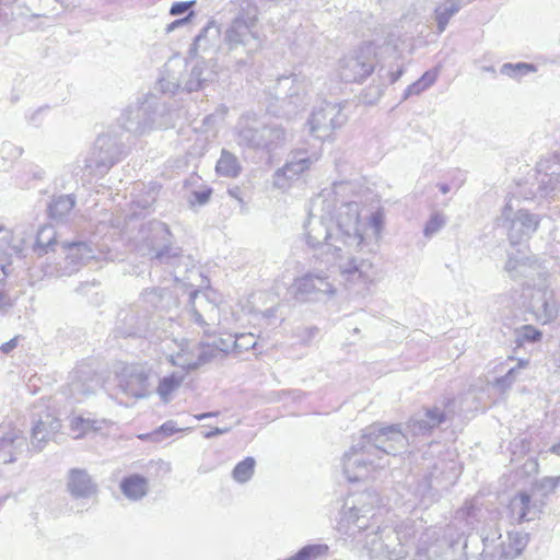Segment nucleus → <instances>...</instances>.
Instances as JSON below:
<instances>
[{"label": "nucleus", "instance_id": "de8ad7c7", "mask_svg": "<svg viewBox=\"0 0 560 560\" xmlns=\"http://www.w3.org/2000/svg\"><path fill=\"white\" fill-rule=\"evenodd\" d=\"M233 336L230 335L228 338H220L217 341H214L212 345L207 343V348H214L217 351H214L213 360L218 358H223L226 353L230 351L233 352Z\"/></svg>", "mask_w": 560, "mask_h": 560}, {"label": "nucleus", "instance_id": "a18cd8bd", "mask_svg": "<svg viewBox=\"0 0 560 560\" xmlns=\"http://www.w3.org/2000/svg\"><path fill=\"white\" fill-rule=\"evenodd\" d=\"M535 71V66L526 62L504 63L501 67V73L511 78H521L522 75Z\"/></svg>", "mask_w": 560, "mask_h": 560}, {"label": "nucleus", "instance_id": "7c9ffc66", "mask_svg": "<svg viewBox=\"0 0 560 560\" xmlns=\"http://www.w3.org/2000/svg\"><path fill=\"white\" fill-rule=\"evenodd\" d=\"M215 79V72L209 67L206 61H197L192 67L189 79L186 81L185 88L188 92L198 91L202 89L206 83Z\"/></svg>", "mask_w": 560, "mask_h": 560}, {"label": "nucleus", "instance_id": "e2e57ef3", "mask_svg": "<svg viewBox=\"0 0 560 560\" xmlns=\"http://www.w3.org/2000/svg\"><path fill=\"white\" fill-rule=\"evenodd\" d=\"M18 346V337H14L12 338L11 340H9L8 342H4L1 347H0V350L3 352V353H9L11 352L13 349H15Z\"/></svg>", "mask_w": 560, "mask_h": 560}, {"label": "nucleus", "instance_id": "473e14b6", "mask_svg": "<svg viewBox=\"0 0 560 560\" xmlns=\"http://www.w3.org/2000/svg\"><path fill=\"white\" fill-rule=\"evenodd\" d=\"M57 244V232L55 228L52 225H43L37 231L33 250L37 256H44L49 252H54Z\"/></svg>", "mask_w": 560, "mask_h": 560}, {"label": "nucleus", "instance_id": "4d7b16f0", "mask_svg": "<svg viewBox=\"0 0 560 560\" xmlns=\"http://www.w3.org/2000/svg\"><path fill=\"white\" fill-rule=\"evenodd\" d=\"M560 482V477H546L541 480V488L553 491Z\"/></svg>", "mask_w": 560, "mask_h": 560}, {"label": "nucleus", "instance_id": "f03ea898", "mask_svg": "<svg viewBox=\"0 0 560 560\" xmlns=\"http://www.w3.org/2000/svg\"><path fill=\"white\" fill-rule=\"evenodd\" d=\"M381 498L365 491L348 499L340 513L338 529L362 544L374 559L402 560L409 553L416 529L411 522L377 525Z\"/></svg>", "mask_w": 560, "mask_h": 560}, {"label": "nucleus", "instance_id": "bf43d9fd", "mask_svg": "<svg viewBox=\"0 0 560 560\" xmlns=\"http://www.w3.org/2000/svg\"><path fill=\"white\" fill-rule=\"evenodd\" d=\"M192 15H194V13H192V12H190L187 16H185V18H183V19L175 20L174 22L170 23V24L166 26V28H165L166 33H171V32H173L175 28H177V27H179V26H182V25L186 24V23L190 20V18H191Z\"/></svg>", "mask_w": 560, "mask_h": 560}, {"label": "nucleus", "instance_id": "a211bd4d", "mask_svg": "<svg viewBox=\"0 0 560 560\" xmlns=\"http://www.w3.org/2000/svg\"><path fill=\"white\" fill-rule=\"evenodd\" d=\"M164 105L155 97H149L140 105L129 108L124 114L122 126L126 130L135 133H142L148 128L162 126L158 121V114L164 110Z\"/></svg>", "mask_w": 560, "mask_h": 560}, {"label": "nucleus", "instance_id": "69168bd1", "mask_svg": "<svg viewBox=\"0 0 560 560\" xmlns=\"http://www.w3.org/2000/svg\"><path fill=\"white\" fill-rule=\"evenodd\" d=\"M299 177L293 175L292 173L285 172V175L283 176V183L287 184L285 190L289 189L292 186L293 182L296 180Z\"/></svg>", "mask_w": 560, "mask_h": 560}, {"label": "nucleus", "instance_id": "9d476101", "mask_svg": "<svg viewBox=\"0 0 560 560\" xmlns=\"http://www.w3.org/2000/svg\"><path fill=\"white\" fill-rule=\"evenodd\" d=\"M451 528H428L416 546L412 560H462L466 541L454 538Z\"/></svg>", "mask_w": 560, "mask_h": 560}, {"label": "nucleus", "instance_id": "5701e85b", "mask_svg": "<svg viewBox=\"0 0 560 560\" xmlns=\"http://www.w3.org/2000/svg\"><path fill=\"white\" fill-rule=\"evenodd\" d=\"M540 198L560 195V152L538 163Z\"/></svg>", "mask_w": 560, "mask_h": 560}, {"label": "nucleus", "instance_id": "c03bdc74", "mask_svg": "<svg viewBox=\"0 0 560 560\" xmlns=\"http://www.w3.org/2000/svg\"><path fill=\"white\" fill-rule=\"evenodd\" d=\"M71 429L73 432H78L75 438H81L90 431H97L101 428L97 425V421L91 419H83L81 417L74 418L71 421Z\"/></svg>", "mask_w": 560, "mask_h": 560}, {"label": "nucleus", "instance_id": "412c9836", "mask_svg": "<svg viewBox=\"0 0 560 560\" xmlns=\"http://www.w3.org/2000/svg\"><path fill=\"white\" fill-rule=\"evenodd\" d=\"M190 308L186 312L189 319L194 320L199 327H211L220 322L219 306L211 300L210 294L200 291H192L189 295Z\"/></svg>", "mask_w": 560, "mask_h": 560}, {"label": "nucleus", "instance_id": "f8f14e48", "mask_svg": "<svg viewBox=\"0 0 560 560\" xmlns=\"http://www.w3.org/2000/svg\"><path fill=\"white\" fill-rule=\"evenodd\" d=\"M289 292L298 302H317L323 298H332L337 288L329 281L328 275L320 270L308 271L295 278Z\"/></svg>", "mask_w": 560, "mask_h": 560}, {"label": "nucleus", "instance_id": "f704fd0d", "mask_svg": "<svg viewBox=\"0 0 560 560\" xmlns=\"http://www.w3.org/2000/svg\"><path fill=\"white\" fill-rule=\"evenodd\" d=\"M462 7V0H445L435 9V21L439 33H443L448 21L454 16Z\"/></svg>", "mask_w": 560, "mask_h": 560}, {"label": "nucleus", "instance_id": "2f4dec72", "mask_svg": "<svg viewBox=\"0 0 560 560\" xmlns=\"http://www.w3.org/2000/svg\"><path fill=\"white\" fill-rule=\"evenodd\" d=\"M220 27L213 21H209L195 37L190 47V54L196 55L199 50L205 51L214 46L220 37Z\"/></svg>", "mask_w": 560, "mask_h": 560}, {"label": "nucleus", "instance_id": "cd10ccee", "mask_svg": "<svg viewBox=\"0 0 560 560\" xmlns=\"http://www.w3.org/2000/svg\"><path fill=\"white\" fill-rule=\"evenodd\" d=\"M61 423L58 418L49 411H45L34 421L31 433V443L36 451H42L46 443L55 438L59 432Z\"/></svg>", "mask_w": 560, "mask_h": 560}, {"label": "nucleus", "instance_id": "79ce46f5", "mask_svg": "<svg viewBox=\"0 0 560 560\" xmlns=\"http://www.w3.org/2000/svg\"><path fill=\"white\" fill-rule=\"evenodd\" d=\"M233 340L234 354H241L243 351L254 349L257 345V338L252 332L234 335Z\"/></svg>", "mask_w": 560, "mask_h": 560}, {"label": "nucleus", "instance_id": "7ed1b4c3", "mask_svg": "<svg viewBox=\"0 0 560 560\" xmlns=\"http://www.w3.org/2000/svg\"><path fill=\"white\" fill-rule=\"evenodd\" d=\"M408 436L399 424L366 427L359 441L342 457V470L350 482L366 479L373 471L389 465L388 456L407 450Z\"/></svg>", "mask_w": 560, "mask_h": 560}, {"label": "nucleus", "instance_id": "dca6fc26", "mask_svg": "<svg viewBox=\"0 0 560 560\" xmlns=\"http://www.w3.org/2000/svg\"><path fill=\"white\" fill-rule=\"evenodd\" d=\"M345 122L346 116L340 104L322 102L313 109L307 120V126L311 135L316 139L323 140L329 137L334 129L341 127Z\"/></svg>", "mask_w": 560, "mask_h": 560}, {"label": "nucleus", "instance_id": "c9c22d12", "mask_svg": "<svg viewBox=\"0 0 560 560\" xmlns=\"http://www.w3.org/2000/svg\"><path fill=\"white\" fill-rule=\"evenodd\" d=\"M185 373L183 372H173L172 374L164 376L161 378L159 386L156 388V393L160 398L167 402L172 398V394L177 390L182 383L184 382Z\"/></svg>", "mask_w": 560, "mask_h": 560}, {"label": "nucleus", "instance_id": "3c124183", "mask_svg": "<svg viewBox=\"0 0 560 560\" xmlns=\"http://www.w3.org/2000/svg\"><path fill=\"white\" fill-rule=\"evenodd\" d=\"M361 221L365 224V232L368 231V228L370 226L371 229H373L374 234L376 236H378L381 229H382V224H383V217L380 212L372 213L370 217L369 223H366L362 219H361ZM365 235L368 236L366 233H365Z\"/></svg>", "mask_w": 560, "mask_h": 560}, {"label": "nucleus", "instance_id": "a878e982", "mask_svg": "<svg viewBox=\"0 0 560 560\" xmlns=\"http://www.w3.org/2000/svg\"><path fill=\"white\" fill-rule=\"evenodd\" d=\"M425 469L429 470L424 477L425 480L420 482L416 490V494L420 498H424L442 480L452 481L456 477L455 463L453 460L438 459L436 462H429L425 464Z\"/></svg>", "mask_w": 560, "mask_h": 560}, {"label": "nucleus", "instance_id": "0e129e2a", "mask_svg": "<svg viewBox=\"0 0 560 560\" xmlns=\"http://www.w3.org/2000/svg\"><path fill=\"white\" fill-rule=\"evenodd\" d=\"M226 113H228V108L226 107H221L220 109H218L217 114L207 116L205 118V122H209L212 119H214L215 117H219L220 119H223Z\"/></svg>", "mask_w": 560, "mask_h": 560}, {"label": "nucleus", "instance_id": "052dcab7", "mask_svg": "<svg viewBox=\"0 0 560 560\" xmlns=\"http://www.w3.org/2000/svg\"><path fill=\"white\" fill-rule=\"evenodd\" d=\"M160 432H163L165 435L170 436L172 435L173 433L179 431V429L176 428L175 425V422L170 420V421H166L165 423H163L161 427H160Z\"/></svg>", "mask_w": 560, "mask_h": 560}, {"label": "nucleus", "instance_id": "c85d7f7f", "mask_svg": "<svg viewBox=\"0 0 560 560\" xmlns=\"http://www.w3.org/2000/svg\"><path fill=\"white\" fill-rule=\"evenodd\" d=\"M508 511L513 522L523 523L538 517L540 508L532 501L530 495L520 492L511 499Z\"/></svg>", "mask_w": 560, "mask_h": 560}, {"label": "nucleus", "instance_id": "49530a36", "mask_svg": "<svg viewBox=\"0 0 560 560\" xmlns=\"http://www.w3.org/2000/svg\"><path fill=\"white\" fill-rule=\"evenodd\" d=\"M3 245L4 254L11 256L13 254L19 255L23 249V241L20 238H15L11 231H7L4 236L1 240Z\"/></svg>", "mask_w": 560, "mask_h": 560}, {"label": "nucleus", "instance_id": "72a5a7b5", "mask_svg": "<svg viewBox=\"0 0 560 560\" xmlns=\"http://www.w3.org/2000/svg\"><path fill=\"white\" fill-rule=\"evenodd\" d=\"M120 489L128 499L139 500L148 492V481L139 475H132L121 481Z\"/></svg>", "mask_w": 560, "mask_h": 560}, {"label": "nucleus", "instance_id": "2eb2a0df", "mask_svg": "<svg viewBox=\"0 0 560 560\" xmlns=\"http://www.w3.org/2000/svg\"><path fill=\"white\" fill-rule=\"evenodd\" d=\"M499 220L508 229L510 243L516 245L529 238L537 231L540 218L524 209L513 212L512 205L506 203Z\"/></svg>", "mask_w": 560, "mask_h": 560}, {"label": "nucleus", "instance_id": "f257e3e1", "mask_svg": "<svg viewBox=\"0 0 560 560\" xmlns=\"http://www.w3.org/2000/svg\"><path fill=\"white\" fill-rule=\"evenodd\" d=\"M348 190L349 183H335L311 201L304 236L322 262L334 252L341 250V246L359 248L365 244V224L361 221L359 202L341 199Z\"/></svg>", "mask_w": 560, "mask_h": 560}, {"label": "nucleus", "instance_id": "e433bc0d", "mask_svg": "<svg viewBox=\"0 0 560 560\" xmlns=\"http://www.w3.org/2000/svg\"><path fill=\"white\" fill-rule=\"evenodd\" d=\"M542 332L533 325H522L513 330V343L515 348H523L540 341Z\"/></svg>", "mask_w": 560, "mask_h": 560}, {"label": "nucleus", "instance_id": "6ab92c4d", "mask_svg": "<svg viewBox=\"0 0 560 560\" xmlns=\"http://www.w3.org/2000/svg\"><path fill=\"white\" fill-rule=\"evenodd\" d=\"M537 289L532 294L529 308L536 319L542 324L551 323L560 313V306L556 292L551 288L548 277H544L537 283Z\"/></svg>", "mask_w": 560, "mask_h": 560}, {"label": "nucleus", "instance_id": "a19ab883", "mask_svg": "<svg viewBox=\"0 0 560 560\" xmlns=\"http://www.w3.org/2000/svg\"><path fill=\"white\" fill-rule=\"evenodd\" d=\"M438 78L436 71H427L418 81L410 84L404 94V98H408L411 95H419L427 89H429Z\"/></svg>", "mask_w": 560, "mask_h": 560}, {"label": "nucleus", "instance_id": "4c0bfd02", "mask_svg": "<svg viewBox=\"0 0 560 560\" xmlns=\"http://www.w3.org/2000/svg\"><path fill=\"white\" fill-rule=\"evenodd\" d=\"M75 205L72 195H61L52 199L49 205V215L57 221L63 220Z\"/></svg>", "mask_w": 560, "mask_h": 560}, {"label": "nucleus", "instance_id": "bb28decb", "mask_svg": "<svg viewBox=\"0 0 560 560\" xmlns=\"http://www.w3.org/2000/svg\"><path fill=\"white\" fill-rule=\"evenodd\" d=\"M317 160L318 155L316 153L308 154L304 150H295L291 152L285 164L278 168L273 174V186L278 189L285 190L287 184L283 183V176L285 175V172H290L299 177Z\"/></svg>", "mask_w": 560, "mask_h": 560}, {"label": "nucleus", "instance_id": "20e7f679", "mask_svg": "<svg viewBox=\"0 0 560 560\" xmlns=\"http://www.w3.org/2000/svg\"><path fill=\"white\" fill-rule=\"evenodd\" d=\"M366 245L365 242L359 248L341 246V250L334 252L324 262L327 271L338 272L340 282L348 291L360 295L366 294L378 278V269L371 257H364L362 254Z\"/></svg>", "mask_w": 560, "mask_h": 560}, {"label": "nucleus", "instance_id": "1a4fd4ad", "mask_svg": "<svg viewBox=\"0 0 560 560\" xmlns=\"http://www.w3.org/2000/svg\"><path fill=\"white\" fill-rule=\"evenodd\" d=\"M287 131L276 122H264L257 115L247 113L235 126L236 143L249 150L272 152L287 141Z\"/></svg>", "mask_w": 560, "mask_h": 560}, {"label": "nucleus", "instance_id": "58836bf2", "mask_svg": "<svg viewBox=\"0 0 560 560\" xmlns=\"http://www.w3.org/2000/svg\"><path fill=\"white\" fill-rule=\"evenodd\" d=\"M217 173L226 177H236L240 174L241 165L237 158L226 150H222L221 156L215 165Z\"/></svg>", "mask_w": 560, "mask_h": 560}, {"label": "nucleus", "instance_id": "423d86ee", "mask_svg": "<svg viewBox=\"0 0 560 560\" xmlns=\"http://www.w3.org/2000/svg\"><path fill=\"white\" fill-rule=\"evenodd\" d=\"M399 38L394 34L368 42L353 49L339 61V75L345 82H362L370 77L378 62V55L393 52L398 48Z\"/></svg>", "mask_w": 560, "mask_h": 560}, {"label": "nucleus", "instance_id": "37998d69", "mask_svg": "<svg viewBox=\"0 0 560 560\" xmlns=\"http://www.w3.org/2000/svg\"><path fill=\"white\" fill-rule=\"evenodd\" d=\"M446 224V217L439 211L431 214L430 219L425 223L423 234L425 237H432L439 231H441Z\"/></svg>", "mask_w": 560, "mask_h": 560}, {"label": "nucleus", "instance_id": "b1692460", "mask_svg": "<svg viewBox=\"0 0 560 560\" xmlns=\"http://www.w3.org/2000/svg\"><path fill=\"white\" fill-rule=\"evenodd\" d=\"M447 415L440 407L425 408L416 412L407 424V431L412 436H427L445 422Z\"/></svg>", "mask_w": 560, "mask_h": 560}, {"label": "nucleus", "instance_id": "aec40b11", "mask_svg": "<svg viewBox=\"0 0 560 560\" xmlns=\"http://www.w3.org/2000/svg\"><path fill=\"white\" fill-rule=\"evenodd\" d=\"M150 369L144 364H127L118 373V387L127 397L141 399L150 394Z\"/></svg>", "mask_w": 560, "mask_h": 560}, {"label": "nucleus", "instance_id": "603ef678", "mask_svg": "<svg viewBox=\"0 0 560 560\" xmlns=\"http://www.w3.org/2000/svg\"><path fill=\"white\" fill-rule=\"evenodd\" d=\"M317 332H318V328L317 327L308 326V327L299 328L296 335L301 339L302 342L307 343L313 338H315Z\"/></svg>", "mask_w": 560, "mask_h": 560}, {"label": "nucleus", "instance_id": "393cba45", "mask_svg": "<svg viewBox=\"0 0 560 560\" xmlns=\"http://www.w3.org/2000/svg\"><path fill=\"white\" fill-rule=\"evenodd\" d=\"M26 447V439L22 432L10 423L0 424V464L16 460Z\"/></svg>", "mask_w": 560, "mask_h": 560}, {"label": "nucleus", "instance_id": "8fccbe9b", "mask_svg": "<svg viewBox=\"0 0 560 560\" xmlns=\"http://www.w3.org/2000/svg\"><path fill=\"white\" fill-rule=\"evenodd\" d=\"M517 377V369H510L505 375L498 377L495 380V386L501 390H506L512 386V384L516 381Z\"/></svg>", "mask_w": 560, "mask_h": 560}, {"label": "nucleus", "instance_id": "13d9d810", "mask_svg": "<svg viewBox=\"0 0 560 560\" xmlns=\"http://www.w3.org/2000/svg\"><path fill=\"white\" fill-rule=\"evenodd\" d=\"M278 310H279V305H276V306L267 308L262 313V317L267 320L268 325H272L275 323V320L278 318Z\"/></svg>", "mask_w": 560, "mask_h": 560}, {"label": "nucleus", "instance_id": "f3484780", "mask_svg": "<svg viewBox=\"0 0 560 560\" xmlns=\"http://www.w3.org/2000/svg\"><path fill=\"white\" fill-rule=\"evenodd\" d=\"M308 81L300 74L278 79L276 93L285 114L290 115L306 105Z\"/></svg>", "mask_w": 560, "mask_h": 560}, {"label": "nucleus", "instance_id": "5fc2aeb1", "mask_svg": "<svg viewBox=\"0 0 560 560\" xmlns=\"http://www.w3.org/2000/svg\"><path fill=\"white\" fill-rule=\"evenodd\" d=\"M516 292L502 293L495 298V303L504 305L506 308H512L516 304L515 295Z\"/></svg>", "mask_w": 560, "mask_h": 560}, {"label": "nucleus", "instance_id": "9b49d317", "mask_svg": "<svg viewBox=\"0 0 560 560\" xmlns=\"http://www.w3.org/2000/svg\"><path fill=\"white\" fill-rule=\"evenodd\" d=\"M126 154L117 133H103L84 159V168L91 175H104Z\"/></svg>", "mask_w": 560, "mask_h": 560}, {"label": "nucleus", "instance_id": "0eeeda50", "mask_svg": "<svg viewBox=\"0 0 560 560\" xmlns=\"http://www.w3.org/2000/svg\"><path fill=\"white\" fill-rule=\"evenodd\" d=\"M255 16H237L225 28L221 50L238 68L249 63L262 45Z\"/></svg>", "mask_w": 560, "mask_h": 560}, {"label": "nucleus", "instance_id": "09e8293b", "mask_svg": "<svg viewBox=\"0 0 560 560\" xmlns=\"http://www.w3.org/2000/svg\"><path fill=\"white\" fill-rule=\"evenodd\" d=\"M0 155L4 161L13 162L22 155V149L10 141H4L0 148Z\"/></svg>", "mask_w": 560, "mask_h": 560}, {"label": "nucleus", "instance_id": "4be33fe9", "mask_svg": "<svg viewBox=\"0 0 560 560\" xmlns=\"http://www.w3.org/2000/svg\"><path fill=\"white\" fill-rule=\"evenodd\" d=\"M504 270L512 280H524L527 285L535 288L538 283L535 276L538 277V281L546 277L539 271V266L536 265L535 261H532L527 256L521 253L515 255L509 254Z\"/></svg>", "mask_w": 560, "mask_h": 560}, {"label": "nucleus", "instance_id": "ea45409f", "mask_svg": "<svg viewBox=\"0 0 560 560\" xmlns=\"http://www.w3.org/2000/svg\"><path fill=\"white\" fill-rule=\"evenodd\" d=\"M255 466L256 462L254 457H246L234 467L232 471L233 479L238 483L247 482L254 475Z\"/></svg>", "mask_w": 560, "mask_h": 560}, {"label": "nucleus", "instance_id": "c756f323", "mask_svg": "<svg viewBox=\"0 0 560 560\" xmlns=\"http://www.w3.org/2000/svg\"><path fill=\"white\" fill-rule=\"evenodd\" d=\"M67 487L71 495L75 498H89L96 492V485L84 469H71Z\"/></svg>", "mask_w": 560, "mask_h": 560}, {"label": "nucleus", "instance_id": "ddd939ff", "mask_svg": "<svg viewBox=\"0 0 560 560\" xmlns=\"http://www.w3.org/2000/svg\"><path fill=\"white\" fill-rule=\"evenodd\" d=\"M65 258L62 262H46L43 272L46 277H69L78 272L95 257V252L86 242H63L61 244Z\"/></svg>", "mask_w": 560, "mask_h": 560}, {"label": "nucleus", "instance_id": "864d4df0", "mask_svg": "<svg viewBox=\"0 0 560 560\" xmlns=\"http://www.w3.org/2000/svg\"><path fill=\"white\" fill-rule=\"evenodd\" d=\"M195 1H185V2H174L171 7L170 14L171 15H180L187 12L192 5Z\"/></svg>", "mask_w": 560, "mask_h": 560}, {"label": "nucleus", "instance_id": "39448f33", "mask_svg": "<svg viewBox=\"0 0 560 560\" xmlns=\"http://www.w3.org/2000/svg\"><path fill=\"white\" fill-rule=\"evenodd\" d=\"M139 233L149 252L154 253L152 259L173 268L175 281L188 279L186 273L192 271L195 261L191 256L184 255L180 248L166 245L171 233L165 223L150 221L141 226Z\"/></svg>", "mask_w": 560, "mask_h": 560}, {"label": "nucleus", "instance_id": "4468645a", "mask_svg": "<svg viewBox=\"0 0 560 560\" xmlns=\"http://www.w3.org/2000/svg\"><path fill=\"white\" fill-rule=\"evenodd\" d=\"M207 343H197L189 340H171L166 342L165 349L172 352L167 353V358L173 365H177L185 371L198 369L199 366L211 362L214 348H207Z\"/></svg>", "mask_w": 560, "mask_h": 560}, {"label": "nucleus", "instance_id": "774afa93", "mask_svg": "<svg viewBox=\"0 0 560 560\" xmlns=\"http://www.w3.org/2000/svg\"><path fill=\"white\" fill-rule=\"evenodd\" d=\"M529 361L526 360V359H520L518 360V363L517 365L515 366L517 369V372L521 370V369H524L528 365Z\"/></svg>", "mask_w": 560, "mask_h": 560}, {"label": "nucleus", "instance_id": "6e6d98bb", "mask_svg": "<svg viewBox=\"0 0 560 560\" xmlns=\"http://www.w3.org/2000/svg\"><path fill=\"white\" fill-rule=\"evenodd\" d=\"M211 190H200V191H194L192 192V199H190V203L195 205L198 203L200 206L206 205L210 199Z\"/></svg>", "mask_w": 560, "mask_h": 560}, {"label": "nucleus", "instance_id": "6e6552de", "mask_svg": "<svg viewBox=\"0 0 560 560\" xmlns=\"http://www.w3.org/2000/svg\"><path fill=\"white\" fill-rule=\"evenodd\" d=\"M478 533L482 541L480 556L489 560H513L523 552L529 540L528 534L520 530H508L503 535L494 514L485 520Z\"/></svg>", "mask_w": 560, "mask_h": 560}, {"label": "nucleus", "instance_id": "680f3d73", "mask_svg": "<svg viewBox=\"0 0 560 560\" xmlns=\"http://www.w3.org/2000/svg\"><path fill=\"white\" fill-rule=\"evenodd\" d=\"M231 428L230 427H224V428H214L213 430L209 431V432H206L203 434V438L205 439H212L217 435H221V434H225L228 432H230Z\"/></svg>", "mask_w": 560, "mask_h": 560}, {"label": "nucleus", "instance_id": "338daca9", "mask_svg": "<svg viewBox=\"0 0 560 560\" xmlns=\"http://www.w3.org/2000/svg\"><path fill=\"white\" fill-rule=\"evenodd\" d=\"M218 415H219V411H211V412H203V413L195 415L194 417L197 420H205V419H208L211 417H217Z\"/></svg>", "mask_w": 560, "mask_h": 560}]
</instances>
